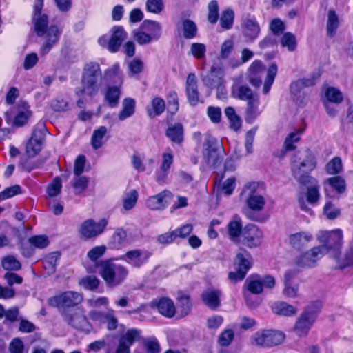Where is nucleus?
I'll list each match as a JSON object with an SVG mask.
<instances>
[{
	"mask_svg": "<svg viewBox=\"0 0 353 353\" xmlns=\"http://www.w3.org/2000/svg\"><path fill=\"white\" fill-rule=\"evenodd\" d=\"M316 239L322 243L318 248H325L323 254H329L330 257L334 260L339 268H344L353 264V239L350 246L345 252L341 254L340 250L343 244V234L341 229L319 231Z\"/></svg>",
	"mask_w": 353,
	"mask_h": 353,
	"instance_id": "obj_1",
	"label": "nucleus"
},
{
	"mask_svg": "<svg viewBox=\"0 0 353 353\" xmlns=\"http://www.w3.org/2000/svg\"><path fill=\"white\" fill-rule=\"evenodd\" d=\"M43 0H36L34 6L33 21L34 30L39 37L45 36L46 39L41 47V54L45 55L50 52L52 46L58 41L61 31L56 26L48 28V16L41 14Z\"/></svg>",
	"mask_w": 353,
	"mask_h": 353,
	"instance_id": "obj_2",
	"label": "nucleus"
},
{
	"mask_svg": "<svg viewBox=\"0 0 353 353\" xmlns=\"http://www.w3.org/2000/svg\"><path fill=\"white\" fill-rule=\"evenodd\" d=\"M317 165L314 154L309 149L298 152L292 162V174L296 181L305 185L307 183H315L316 178L310 173Z\"/></svg>",
	"mask_w": 353,
	"mask_h": 353,
	"instance_id": "obj_3",
	"label": "nucleus"
},
{
	"mask_svg": "<svg viewBox=\"0 0 353 353\" xmlns=\"http://www.w3.org/2000/svg\"><path fill=\"white\" fill-rule=\"evenodd\" d=\"M248 208L254 212H261L266 203L265 187L263 183L250 182L244 185L241 193Z\"/></svg>",
	"mask_w": 353,
	"mask_h": 353,
	"instance_id": "obj_4",
	"label": "nucleus"
},
{
	"mask_svg": "<svg viewBox=\"0 0 353 353\" xmlns=\"http://www.w3.org/2000/svg\"><path fill=\"white\" fill-rule=\"evenodd\" d=\"M101 79V70L97 63L85 64L81 78L82 92L88 96L95 95L100 89Z\"/></svg>",
	"mask_w": 353,
	"mask_h": 353,
	"instance_id": "obj_5",
	"label": "nucleus"
},
{
	"mask_svg": "<svg viewBox=\"0 0 353 353\" xmlns=\"http://www.w3.org/2000/svg\"><path fill=\"white\" fill-rule=\"evenodd\" d=\"M99 272L106 283L112 287L121 283L128 274L126 267L109 261H102Z\"/></svg>",
	"mask_w": 353,
	"mask_h": 353,
	"instance_id": "obj_6",
	"label": "nucleus"
},
{
	"mask_svg": "<svg viewBox=\"0 0 353 353\" xmlns=\"http://www.w3.org/2000/svg\"><path fill=\"white\" fill-rule=\"evenodd\" d=\"M319 311L317 303H312L303 310L294 326V332L299 337H305L308 334L316 321Z\"/></svg>",
	"mask_w": 353,
	"mask_h": 353,
	"instance_id": "obj_7",
	"label": "nucleus"
},
{
	"mask_svg": "<svg viewBox=\"0 0 353 353\" xmlns=\"http://www.w3.org/2000/svg\"><path fill=\"white\" fill-rule=\"evenodd\" d=\"M252 265V257L246 250L238 252L234 262V271L229 272V279L234 283L242 281Z\"/></svg>",
	"mask_w": 353,
	"mask_h": 353,
	"instance_id": "obj_8",
	"label": "nucleus"
},
{
	"mask_svg": "<svg viewBox=\"0 0 353 353\" xmlns=\"http://www.w3.org/2000/svg\"><path fill=\"white\" fill-rule=\"evenodd\" d=\"M285 334L278 330H263L256 332L252 337V344L256 346L269 347L283 343Z\"/></svg>",
	"mask_w": 353,
	"mask_h": 353,
	"instance_id": "obj_9",
	"label": "nucleus"
},
{
	"mask_svg": "<svg viewBox=\"0 0 353 353\" xmlns=\"http://www.w3.org/2000/svg\"><path fill=\"white\" fill-rule=\"evenodd\" d=\"M221 147L217 139L212 137H208L205 139L203 143V158L205 162L212 167L216 168L221 163L222 156Z\"/></svg>",
	"mask_w": 353,
	"mask_h": 353,
	"instance_id": "obj_10",
	"label": "nucleus"
},
{
	"mask_svg": "<svg viewBox=\"0 0 353 353\" xmlns=\"http://www.w3.org/2000/svg\"><path fill=\"white\" fill-rule=\"evenodd\" d=\"M306 185H310L307 187L306 192V201L303 195H300L298 198V203L300 208L310 214H313V211L308 206L307 203L312 205H316L318 204L321 194L319 192V185H318V181L316 179L315 183H307Z\"/></svg>",
	"mask_w": 353,
	"mask_h": 353,
	"instance_id": "obj_11",
	"label": "nucleus"
},
{
	"mask_svg": "<svg viewBox=\"0 0 353 353\" xmlns=\"http://www.w3.org/2000/svg\"><path fill=\"white\" fill-rule=\"evenodd\" d=\"M83 301L81 294L68 291L58 296H53L48 300L50 306L56 307H74L80 304Z\"/></svg>",
	"mask_w": 353,
	"mask_h": 353,
	"instance_id": "obj_12",
	"label": "nucleus"
},
{
	"mask_svg": "<svg viewBox=\"0 0 353 353\" xmlns=\"http://www.w3.org/2000/svg\"><path fill=\"white\" fill-rule=\"evenodd\" d=\"M323 250L325 248L314 247L296 256L294 263L299 268H313L316 265L317 261L324 256Z\"/></svg>",
	"mask_w": 353,
	"mask_h": 353,
	"instance_id": "obj_13",
	"label": "nucleus"
},
{
	"mask_svg": "<svg viewBox=\"0 0 353 353\" xmlns=\"http://www.w3.org/2000/svg\"><path fill=\"white\" fill-rule=\"evenodd\" d=\"M63 321L71 327L88 331L90 325L85 314L79 310H68L62 312Z\"/></svg>",
	"mask_w": 353,
	"mask_h": 353,
	"instance_id": "obj_14",
	"label": "nucleus"
},
{
	"mask_svg": "<svg viewBox=\"0 0 353 353\" xmlns=\"http://www.w3.org/2000/svg\"><path fill=\"white\" fill-rule=\"evenodd\" d=\"M108 221L103 219L98 222L92 219H88L82 223L79 228L81 237L90 239H94L100 235L104 231Z\"/></svg>",
	"mask_w": 353,
	"mask_h": 353,
	"instance_id": "obj_15",
	"label": "nucleus"
},
{
	"mask_svg": "<svg viewBox=\"0 0 353 353\" xmlns=\"http://www.w3.org/2000/svg\"><path fill=\"white\" fill-rule=\"evenodd\" d=\"M152 253L145 249H133L123 254L121 259L125 261L128 265L134 268H140L147 263Z\"/></svg>",
	"mask_w": 353,
	"mask_h": 353,
	"instance_id": "obj_16",
	"label": "nucleus"
},
{
	"mask_svg": "<svg viewBox=\"0 0 353 353\" xmlns=\"http://www.w3.org/2000/svg\"><path fill=\"white\" fill-rule=\"evenodd\" d=\"M172 197V193L169 190H165L159 194L147 198L145 205L151 210L161 211L168 206Z\"/></svg>",
	"mask_w": 353,
	"mask_h": 353,
	"instance_id": "obj_17",
	"label": "nucleus"
},
{
	"mask_svg": "<svg viewBox=\"0 0 353 353\" xmlns=\"http://www.w3.org/2000/svg\"><path fill=\"white\" fill-rule=\"evenodd\" d=\"M242 243L250 248H256L261 245L263 232L254 225L245 228L242 234Z\"/></svg>",
	"mask_w": 353,
	"mask_h": 353,
	"instance_id": "obj_18",
	"label": "nucleus"
},
{
	"mask_svg": "<svg viewBox=\"0 0 353 353\" xmlns=\"http://www.w3.org/2000/svg\"><path fill=\"white\" fill-rule=\"evenodd\" d=\"M241 80V77L233 79L234 83L231 87V96L234 99L247 101L256 94L247 85L242 83Z\"/></svg>",
	"mask_w": 353,
	"mask_h": 353,
	"instance_id": "obj_19",
	"label": "nucleus"
},
{
	"mask_svg": "<svg viewBox=\"0 0 353 353\" xmlns=\"http://www.w3.org/2000/svg\"><path fill=\"white\" fill-rule=\"evenodd\" d=\"M16 113L12 120V125L15 127H21L28 123L32 117V112L28 103L20 101L15 107Z\"/></svg>",
	"mask_w": 353,
	"mask_h": 353,
	"instance_id": "obj_20",
	"label": "nucleus"
},
{
	"mask_svg": "<svg viewBox=\"0 0 353 353\" xmlns=\"http://www.w3.org/2000/svg\"><path fill=\"white\" fill-rule=\"evenodd\" d=\"M323 185L326 195H328L329 190H332L339 196L344 194L347 189L345 180L340 176H334L325 179L323 182Z\"/></svg>",
	"mask_w": 353,
	"mask_h": 353,
	"instance_id": "obj_21",
	"label": "nucleus"
},
{
	"mask_svg": "<svg viewBox=\"0 0 353 353\" xmlns=\"http://www.w3.org/2000/svg\"><path fill=\"white\" fill-rule=\"evenodd\" d=\"M185 92L189 104L192 106L196 105L199 102V93L196 77L193 73L189 74L187 77Z\"/></svg>",
	"mask_w": 353,
	"mask_h": 353,
	"instance_id": "obj_22",
	"label": "nucleus"
},
{
	"mask_svg": "<svg viewBox=\"0 0 353 353\" xmlns=\"http://www.w3.org/2000/svg\"><path fill=\"white\" fill-rule=\"evenodd\" d=\"M243 32L245 37L251 41L255 40L260 33V26L254 17H247L242 22Z\"/></svg>",
	"mask_w": 353,
	"mask_h": 353,
	"instance_id": "obj_23",
	"label": "nucleus"
},
{
	"mask_svg": "<svg viewBox=\"0 0 353 353\" xmlns=\"http://www.w3.org/2000/svg\"><path fill=\"white\" fill-rule=\"evenodd\" d=\"M313 240V235L309 231H300L289 236V243L295 250L305 248Z\"/></svg>",
	"mask_w": 353,
	"mask_h": 353,
	"instance_id": "obj_24",
	"label": "nucleus"
},
{
	"mask_svg": "<svg viewBox=\"0 0 353 353\" xmlns=\"http://www.w3.org/2000/svg\"><path fill=\"white\" fill-rule=\"evenodd\" d=\"M263 108L260 105V99L257 94L247 101L245 121L252 123L261 114Z\"/></svg>",
	"mask_w": 353,
	"mask_h": 353,
	"instance_id": "obj_25",
	"label": "nucleus"
},
{
	"mask_svg": "<svg viewBox=\"0 0 353 353\" xmlns=\"http://www.w3.org/2000/svg\"><path fill=\"white\" fill-rule=\"evenodd\" d=\"M139 336V332L135 329L128 330L119 340L115 353H130V347Z\"/></svg>",
	"mask_w": 353,
	"mask_h": 353,
	"instance_id": "obj_26",
	"label": "nucleus"
},
{
	"mask_svg": "<svg viewBox=\"0 0 353 353\" xmlns=\"http://www.w3.org/2000/svg\"><path fill=\"white\" fill-rule=\"evenodd\" d=\"M43 130H34L32 135L26 145V152L29 157L37 154L42 148Z\"/></svg>",
	"mask_w": 353,
	"mask_h": 353,
	"instance_id": "obj_27",
	"label": "nucleus"
},
{
	"mask_svg": "<svg viewBox=\"0 0 353 353\" xmlns=\"http://www.w3.org/2000/svg\"><path fill=\"white\" fill-rule=\"evenodd\" d=\"M158 312L167 318H172L176 314V309L172 299L163 297L153 302Z\"/></svg>",
	"mask_w": 353,
	"mask_h": 353,
	"instance_id": "obj_28",
	"label": "nucleus"
},
{
	"mask_svg": "<svg viewBox=\"0 0 353 353\" xmlns=\"http://www.w3.org/2000/svg\"><path fill=\"white\" fill-rule=\"evenodd\" d=\"M319 77V76L317 75L316 77H311L308 78H304L293 82L290 85V93L292 95H293L294 99L297 100L300 95L303 94V90L305 88L314 85Z\"/></svg>",
	"mask_w": 353,
	"mask_h": 353,
	"instance_id": "obj_29",
	"label": "nucleus"
},
{
	"mask_svg": "<svg viewBox=\"0 0 353 353\" xmlns=\"http://www.w3.org/2000/svg\"><path fill=\"white\" fill-rule=\"evenodd\" d=\"M108 45V50L116 52L119 50L122 41L126 38L127 34L121 27H114Z\"/></svg>",
	"mask_w": 353,
	"mask_h": 353,
	"instance_id": "obj_30",
	"label": "nucleus"
},
{
	"mask_svg": "<svg viewBox=\"0 0 353 353\" xmlns=\"http://www.w3.org/2000/svg\"><path fill=\"white\" fill-rule=\"evenodd\" d=\"M242 221L238 215H234L228 224V234L230 240L237 242L242 233Z\"/></svg>",
	"mask_w": 353,
	"mask_h": 353,
	"instance_id": "obj_31",
	"label": "nucleus"
},
{
	"mask_svg": "<svg viewBox=\"0 0 353 353\" xmlns=\"http://www.w3.org/2000/svg\"><path fill=\"white\" fill-rule=\"evenodd\" d=\"M221 292L216 289H208L202 294V300L211 309H215L220 305Z\"/></svg>",
	"mask_w": 353,
	"mask_h": 353,
	"instance_id": "obj_32",
	"label": "nucleus"
},
{
	"mask_svg": "<svg viewBox=\"0 0 353 353\" xmlns=\"http://www.w3.org/2000/svg\"><path fill=\"white\" fill-rule=\"evenodd\" d=\"M141 26L146 32L149 33V36L152 41H157L161 37L162 27L158 21L145 20Z\"/></svg>",
	"mask_w": 353,
	"mask_h": 353,
	"instance_id": "obj_33",
	"label": "nucleus"
},
{
	"mask_svg": "<svg viewBox=\"0 0 353 353\" xmlns=\"http://www.w3.org/2000/svg\"><path fill=\"white\" fill-rule=\"evenodd\" d=\"M274 313L284 316H292L296 314L298 310L292 305H290L286 302H277L273 304L272 307Z\"/></svg>",
	"mask_w": 353,
	"mask_h": 353,
	"instance_id": "obj_34",
	"label": "nucleus"
},
{
	"mask_svg": "<svg viewBox=\"0 0 353 353\" xmlns=\"http://www.w3.org/2000/svg\"><path fill=\"white\" fill-rule=\"evenodd\" d=\"M292 277L293 275L290 271L285 274L284 288L283 290V294L289 298H295L298 296L299 286L297 284L293 283L292 282Z\"/></svg>",
	"mask_w": 353,
	"mask_h": 353,
	"instance_id": "obj_35",
	"label": "nucleus"
},
{
	"mask_svg": "<svg viewBox=\"0 0 353 353\" xmlns=\"http://www.w3.org/2000/svg\"><path fill=\"white\" fill-rule=\"evenodd\" d=\"M139 198L138 192L134 190H130L125 192L122 198V207L125 211H129L133 209Z\"/></svg>",
	"mask_w": 353,
	"mask_h": 353,
	"instance_id": "obj_36",
	"label": "nucleus"
},
{
	"mask_svg": "<svg viewBox=\"0 0 353 353\" xmlns=\"http://www.w3.org/2000/svg\"><path fill=\"white\" fill-rule=\"evenodd\" d=\"M104 79L107 82L117 83L119 85L122 83V76L118 63H115L112 68L105 70Z\"/></svg>",
	"mask_w": 353,
	"mask_h": 353,
	"instance_id": "obj_37",
	"label": "nucleus"
},
{
	"mask_svg": "<svg viewBox=\"0 0 353 353\" xmlns=\"http://www.w3.org/2000/svg\"><path fill=\"white\" fill-rule=\"evenodd\" d=\"M135 109V101L132 98H125L122 102V110L119 113L118 118L119 121H124L125 119L131 117Z\"/></svg>",
	"mask_w": 353,
	"mask_h": 353,
	"instance_id": "obj_38",
	"label": "nucleus"
},
{
	"mask_svg": "<svg viewBox=\"0 0 353 353\" xmlns=\"http://www.w3.org/2000/svg\"><path fill=\"white\" fill-rule=\"evenodd\" d=\"M166 136L172 141L180 143L183 141V129L181 123H175L168 127Z\"/></svg>",
	"mask_w": 353,
	"mask_h": 353,
	"instance_id": "obj_39",
	"label": "nucleus"
},
{
	"mask_svg": "<svg viewBox=\"0 0 353 353\" xmlns=\"http://www.w3.org/2000/svg\"><path fill=\"white\" fill-rule=\"evenodd\" d=\"M106 247L105 245L95 246L90 250L87 253V257L94 263L95 269L100 270V263L98 260L105 253Z\"/></svg>",
	"mask_w": 353,
	"mask_h": 353,
	"instance_id": "obj_40",
	"label": "nucleus"
},
{
	"mask_svg": "<svg viewBox=\"0 0 353 353\" xmlns=\"http://www.w3.org/2000/svg\"><path fill=\"white\" fill-rule=\"evenodd\" d=\"M165 108V103L163 99L155 97L152 99L151 108H148V114L150 117L154 118L161 114Z\"/></svg>",
	"mask_w": 353,
	"mask_h": 353,
	"instance_id": "obj_41",
	"label": "nucleus"
},
{
	"mask_svg": "<svg viewBox=\"0 0 353 353\" xmlns=\"http://www.w3.org/2000/svg\"><path fill=\"white\" fill-rule=\"evenodd\" d=\"M107 133L108 129L105 126H100L93 131L91 137V145L94 150H97L103 145V139Z\"/></svg>",
	"mask_w": 353,
	"mask_h": 353,
	"instance_id": "obj_42",
	"label": "nucleus"
},
{
	"mask_svg": "<svg viewBox=\"0 0 353 353\" xmlns=\"http://www.w3.org/2000/svg\"><path fill=\"white\" fill-rule=\"evenodd\" d=\"M224 113L229 120L230 128L234 131H238L241 127V119L236 114L235 110L232 107H227Z\"/></svg>",
	"mask_w": 353,
	"mask_h": 353,
	"instance_id": "obj_43",
	"label": "nucleus"
},
{
	"mask_svg": "<svg viewBox=\"0 0 353 353\" xmlns=\"http://www.w3.org/2000/svg\"><path fill=\"white\" fill-rule=\"evenodd\" d=\"M339 26V19L336 12L330 10L327 13V21L326 25L327 34L333 37Z\"/></svg>",
	"mask_w": 353,
	"mask_h": 353,
	"instance_id": "obj_44",
	"label": "nucleus"
},
{
	"mask_svg": "<svg viewBox=\"0 0 353 353\" xmlns=\"http://www.w3.org/2000/svg\"><path fill=\"white\" fill-rule=\"evenodd\" d=\"M121 91L118 86L108 87L105 93V99L112 108L116 107L119 103Z\"/></svg>",
	"mask_w": 353,
	"mask_h": 353,
	"instance_id": "obj_45",
	"label": "nucleus"
},
{
	"mask_svg": "<svg viewBox=\"0 0 353 353\" xmlns=\"http://www.w3.org/2000/svg\"><path fill=\"white\" fill-rule=\"evenodd\" d=\"M325 172L330 175L337 176L343 171V164L340 157H335L326 164Z\"/></svg>",
	"mask_w": 353,
	"mask_h": 353,
	"instance_id": "obj_46",
	"label": "nucleus"
},
{
	"mask_svg": "<svg viewBox=\"0 0 353 353\" xmlns=\"http://www.w3.org/2000/svg\"><path fill=\"white\" fill-rule=\"evenodd\" d=\"M325 100L335 104H339L343 101V95L342 92L337 88L334 87H328L325 91Z\"/></svg>",
	"mask_w": 353,
	"mask_h": 353,
	"instance_id": "obj_47",
	"label": "nucleus"
},
{
	"mask_svg": "<svg viewBox=\"0 0 353 353\" xmlns=\"http://www.w3.org/2000/svg\"><path fill=\"white\" fill-rule=\"evenodd\" d=\"M183 36L188 39H193L197 33V27L195 23L189 19H185L181 24Z\"/></svg>",
	"mask_w": 353,
	"mask_h": 353,
	"instance_id": "obj_48",
	"label": "nucleus"
},
{
	"mask_svg": "<svg viewBox=\"0 0 353 353\" xmlns=\"http://www.w3.org/2000/svg\"><path fill=\"white\" fill-rule=\"evenodd\" d=\"M277 65L274 63H272L268 68L263 88V92L264 94H268L270 90L271 86L273 84L275 77L277 74Z\"/></svg>",
	"mask_w": 353,
	"mask_h": 353,
	"instance_id": "obj_49",
	"label": "nucleus"
},
{
	"mask_svg": "<svg viewBox=\"0 0 353 353\" xmlns=\"http://www.w3.org/2000/svg\"><path fill=\"white\" fill-rule=\"evenodd\" d=\"M178 315L179 318L186 316L191 310V303L188 296L182 295L178 298Z\"/></svg>",
	"mask_w": 353,
	"mask_h": 353,
	"instance_id": "obj_50",
	"label": "nucleus"
},
{
	"mask_svg": "<svg viewBox=\"0 0 353 353\" xmlns=\"http://www.w3.org/2000/svg\"><path fill=\"white\" fill-rule=\"evenodd\" d=\"M303 132V130H297L287 136L284 142V147L286 151H292L296 148L295 144L300 140V134Z\"/></svg>",
	"mask_w": 353,
	"mask_h": 353,
	"instance_id": "obj_51",
	"label": "nucleus"
},
{
	"mask_svg": "<svg viewBox=\"0 0 353 353\" xmlns=\"http://www.w3.org/2000/svg\"><path fill=\"white\" fill-rule=\"evenodd\" d=\"M341 214V210L331 201H327L323 206V214L327 219L333 220Z\"/></svg>",
	"mask_w": 353,
	"mask_h": 353,
	"instance_id": "obj_52",
	"label": "nucleus"
},
{
	"mask_svg": "<svg viewBox=\"0 0 353 353\" xmlns=\"http://www.w3.org/2000/svg\"><path fill=\"white\" fill-rule=\"evenodd\" d=\"M88 179L84 176H76L72 181V187L76 194L82 193L88 188Z\"/></svg>",
	"mask_w": 353,
	"mask_h": 353,
	"instance_id": "obj_53",
	"label": "nucleus"
},
{
	"mask_svg": "<svg viewBox=\"0 0 353 353\" xmlns=\"http://www.w3.org/2000/svg\"><path fill=\"white\" fill-rule=\"evenodd\" d=\"M59 257L60 254L58 252H53L45 257L43 265L48 273H53L55 271V267Z\"/></svg>",
	"mask_w": 353,
	"mask_h": 353,
	"instance_id": "obj_54",
	"label": "nucleus"
},
{
	"mask_svg": "<svg viewBox=\"0 0 353 353\" xmlns=\"http://www.w3.org/2000/svg\"><path fill=\"white\" fill-rule=\"evenodd\" d=\"M1 265L6 270L17 271L21 269V263L12 255L4 257L1 261Z\"/></svg>",
	"mask_w": 353,
	"mask_h": 353,
	"instance_id": "obj_55",
	"label": "nucleus"
},
{
	"mask_svg": "<svg viewBox=\"0 0 353 353\" xmlns=\"http://www.w3.org/2000/svg\"><path fill=\"white\" fill-rule=\"evenodd\" d=\"M165 8L163 0H146L145 10L155 14H160Z\"/></svg>",
	"mask_w": 353,
	"mask_h": 353,
	"instance_id": "obj_56",
	"label": "nucleus"
},
{
	"mask_svg": "<svg viewBox=\"0 0 353 353\" xmlns=\"http://www.w3.org/2000/svg\"><path fill=\"white\" fill-rule=\"evenodd\" d=\"M206 52L205 45L201 43H192L190 45L188 54L192 55L197 59H201L205 57Z\"/></svg>",
	"mask_w": 353,
	"mask_h": 353,
	"instance_id": "obj_57",
	"label": "nucleus"
},
{
	"mask_svg": "<svg viewBox=\"0 0 353 353\" xmlns=\"http://www.w3.org/2000/svg\"><path fill=\"white\" fill-rule=\"evenodd\" d=\"M234 12L230 9H227L222 12L220 18V24L224 29H230L234 22Z\"/></svg>",
	"mask_w": 353,
	"mask_h": 353,
	"instance_id": "obj_58",
	"label": "nucleus"
},
{
	"mask_svg": "<svg viewBox=\"0 0 353 353\" xmlns=\"http://www.w3.org/2000/svg\"><path fill=\"white\" fill-rule=\"evenodd\" d=\"M133 37L134 40L140 45L150 43L153 41L149 36V33L146 32L141 26L138 30L133 31Z\"/></svg>",
	"mask_w": 353,
	"mask_h": 353,
	"instance_id": "obj_59",
	"label": "nucleus"
},
{
	"mask_svg": "<svg viewBox=\"0 0 353 353\" xmlns=\"http://www.w3.org/2000/svg\"><path fill=\"white\" fill-rule=\"evenodd\" d=\"M281 44L283 47L287 48L289 51H294L296 46L295 36L291 32L285 33L281 39Z\"/></svg>",
	"mask_w": 353,
	"mask_h": 353,
	"instance_id": "obj_60",
	"label": "nucleus"
},
{
	"mask_svg": "<svg viewBox=\"0 0 353 353\" xmlns=\"http://www.w3.org/2000/svg\"><path fill=\"white\" fill-rule=\"evenodd\" d=\"M234 332L231 329H225L219 335L218 342L221 346H228L233 341Z\"/></svg>",
	"mask_w": 353,
	"mask_h": 353,
	"instance_id": "obj_61",
	"label": "nucleus"
},
{
	"mask_svg": "<svg viewBox=\"0 0 353 353\" xmlns=\"http://www.w3.org/2000/svg\"><path fill=\"white\" fill-rule=\"evenodd\" d=\"M221 110L219 107L209 106L207 109V115L213 123L217 124L221 122Z\"/></svg>",
	"mask_w": 353,
	"mask_h": 353,
	"instance_id": "obj_62",
	"label": "nucleus"
},
{
	"mask_svg": "<svg viewBox=\"0 0 353 353\" xmlns=\"http://www.w3.org/2000/svg\"><path fill=\"white\" fill-rule=\"evenodd\" d=\"M219 6L216 1H211L208 4V19L211 23H215L219 17Z\"/></svg>",
	"mask_w": 353,
	"mask_h": 353,
	"instance_id": "obj_63",
	"label": "nucleus"
},
{
	"mask_svg": "<svg viewBox=\"0 0 353 353\" xmlns=\"http://www.w3.org/2000/svg\"><path fill=\"white\" fill-rule=\"evenodd\" d=\"M28 241L32 245L39 249L46 248L49 243L48 238L44 235L32 236Z\"/></svg>",
	"mask_w": 353,
	"mask_h": 353,
	"instance_id": "obj_64",
	"label": "nucleus"
}]
</instances>
